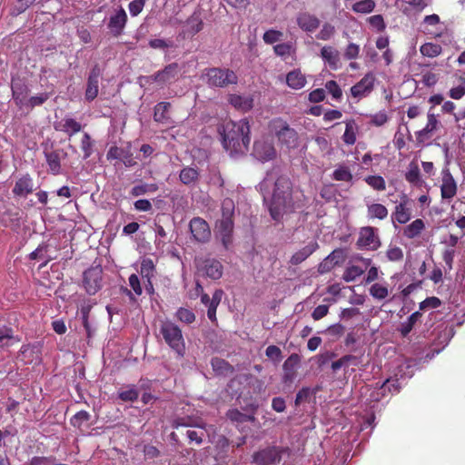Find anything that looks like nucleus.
<instances>
[{"label":"nucleus","instance_id":"obj_1","mask_svg":"<svg viewBox=\"0 0 465 465\" xmlns=\"http://www.w3.org/2000/svg\"><path fill=\"white\" fill-rule=\"evenodd\" d=\"M305 203L306 197L303 192L298 187H292L288 178L280 177L275 182L269 211L272 218L279 221L283 214L302 208Z\"/></svg>","mask_w":465,"mask_h":465},{"label":"nucleus","instance_id":"obj_2","mask_svg":"<svg viewBox=\"0 0 465 465\" xmlns=\"http://www.w3.org/2000/svg\"><path fill=\"white\" fill-rule=\"evenodd\" d=\"M221 135L224 149L231 154H244L248 151L251 137L250 124L246 118L225 123Z\"/></svg>","mask_w":465,"mask_h":465},{"label":"nucleus","instance_id":"obj_3","mask_svg":"<svg viewBox=\"0 0 465 465\" xmlns=\"http://www.w3.org/2000/svg\"><path fill=\"white\" fill-rule=\"evenodd\" d=\"M201 78L211 87H226L229 84H236L238 81L232 70L218 67L205 69Z\"/></svg>","mask_w":465,"mask_h":465},{"label":"nucleus","instance_id":"obj_4","mask_svg":"<svg viewBox=\"0 0 465 465\" xmlns=\"http://www.w3.org/2000/svg\"><path fill=\"white\" fill-rule=\"evenodd\" d=\"M160 333L169 347L179 356L183 357L185 351V343L181 329L170 321H164L160 327Z\"/></svg>","mask_w":465,"mask_h":465},{"label":"nucleus","instance_id":"obj_5","mask_svg":"<svg viewBox=\"0 0 465 465\" xmlns=\"http://www.w3.org/2000/svg\"><path fill=\"white\" fill-rule=\"evenodd\" d=\"M270 130L278 138L279 142L288 148L298 146V134L282 119H274L270 123Z\"/></svg>","mask_w":465,"mask_h":465},{"label":"nucleus","instance_id":"obj_6","mask_svg":"<svg viewBox=\"0 0 465 465\" xmlns=\"http://www.w3.org/2000/svg\"><path fill=\"white\" fill-rule=\"evenodd\" d=\"M371 265V259L364 258L361 255H355L351 258L342 274V279L346 282L356 281Z\"/></svg>","mask_w":465,"mask_h":465},{"label":"nucleus","instance_id":"obj_7","mask_svg":"<svg viewBox=\"0 0 465 465\" xmlns=\"http://www.w3.org/2000/svg\"><path fill=\"white\" fill-rule=\"evenodd\" d=\"M357 245L360 249L377 250L381 246L378 230L371 226L362 227L360 230Z\"/></svg>","mask_w":465,"mask_h":465},{"label":"nucleus","instance_id":"obj_8","mask_svg":"<svg viewBox=\"0 0 465 465\" xmlns=\"http://www.w3.org/2000/svg\"><path fill=\"white\" fill-rule=\"evenodd\" d=\"M375 76L372 73L366 74L361 81L351 87V96L360 101L371 94L374 88Z\"/></svg>","mask_w":465,"mask_h":465},{"label":"nucleus","instance_id":"obj_9","mask_svg":"<svg viewBox=\"0 0 465 465\" xmlns=\"http://www.w3.org/2000/svg\"><path fill=\"white\" fill-rule=\"evenodd\" d=\"M102 269L92 267L84 272V287L88 294H95L102 287Z\"/></svg>","mask_w":465,"mask_h":465},{"label":"nucleus","instance_id":"obj_10","mask_svg":"<svg viewBox=\"0 0 465 465\" xmlns=\"http://www.w3.org/2000/svg\"><path fill=\"white\" fill-rule=\"evenodd\" d=\"M458 185L448 168L441 171L440 196L442 200L450 202L457 194Z\"/></svg>","mask_w":465,"mask_h":465},{"label":"nucleus","instance_id":"obj_11","mask_svg":"<svg viewBox=\"0 0 465 465\" xmlns=\"http://www.w3.org/2000/svg\"><path fill=\"white\" fill-rule=\"evenodd\" d=\"M252 155L260 162H268L275 158L276 150L271 142L260 139L254 142Z\"/></svg>","mask_w":465,"mask_h":465},{"label":"nucleus","instance_id":"obj_12","mask_svg":"<svg viewBox=\"0 0 465 465\" xmlns=\"http://www.w3.org/2000/svg\"><path fill=\"white\" fill-rule=\"evenodd\" d=\"M190 231L195 241L206 242L211 238L209 224L203 218L195 217L190 221Z\"/></svg>","mask_w":465,"mask_h":465},{"label":"nucleus","instance_id":"obj_13","mask_svg":"<svg viewBox=\"0 0 465 465\" xmlns=\"http://www.w3.org/2000/svg\"><path fill=\"white\" fill-rule=\"evenodd\" d=\"M233 220L219 219L216 222V236L221 240L223 245L228 249L232 242Z\"/></svg>","mask_w":465,"mask_h":465},{"label":"nucleus","instance_id":"obj_14","mask_svg":"<svg viewBox=\"0 0 465 465\" xmlns=\"http://www.w3.org/2000/svg\"><path fill=\"white\" fill-rule=\"evenodd\" d=\"M182 74V67L177 63L166 65L163 70L158 71L153 77L160 84H171Z\"/></svg>","mask_w":465,"mask_h":465},{"label":"nucleus","instance_id":"obj_15","mask_svg":"<svg viewBox=\"0 0 465 465\" xmlns=\"http://www.w3.org/2000/svg\"><path fill=\"white\" fill-rule=\"evenodd\" d=\"M301 362V357L297 353L291 354L282 365V381L292 383L297 377V369Z\"/></svg>","mask_w":465,"mask_h":465},{"label":"nucleus","instance_id":"obj_16","mask_svg":"<svg viewBox=\"0 0 465 465\" xmlns=\"http://www.w3.org/2000/svg\"><path fill=\"white\" fill-rule=\"evenodd\" d=\"M281 460V450L275 447L264 449L253 455V461L257 465H269L279 462Z\"/></svg>","mask_w":465,"mask_h":465},{"label":"nucleus","instance_id":"obj_17","mask_svg":"<svg viewBox=\"0 0 465 465\" xmlns=\"http://www.w3.org/2000/svg\"><path fill=\"white\" fill-rule=\"evenodd\" d=\"M127 23V15L123 7H120L109 18L108 28L114 36L122 35Z\"/></svg>","mask_w":465,"mask_h":465},{"label":"nucleus","instance_id":"obj_18","mask_svg":"<svg viewBox=\"0 0 465 465\" xmlns=\"http://www.w3.org/2000/svg\"><path fill=\"white\" fill-rule=\"evenodd\" d=\"M100 75V69L95 66L92 69L88 76L87 86L85 90V99L89 102L94 100L98 95Z\"/></svg>","mask_w":465,"mask_h":465},{"label":"nucleus","instance_id":"obj_19","mask_svg":"<svg viewBox=\"0 0 465 465\" xmlns=\"http://www.w3.org/2000/svg\"><path fill=\"white\" fill-rule=\"evenodd\" d=\"M298 26L307 33L314 32L320 25V20L314 15L307 12H301L296 16Z\"/></svg>","mask_w":465,"mask_h":465},{"label":"nucleus","instance_id":"obj_20","mask_svg":"<svg viewBox=\"0 0 465 465\" xmlns=\"http://www.w3.org/2000/svg\"><path fill=\"white\" fill-rule=\"evenodd\" d=\"M229 104L235 109L246 113L253 107V98L252 95H241L232 94L228 97Z\"/></svg>","mask_w":465,"mask_h":465},{"label":"nucleus","instance_id":"obj_21","mask_svg":"<svg viewBox=\"0 0 465 465\" xmlns=\"http://www.w3.org/2000/svg\"><path fill=\"white\" fill-rule=\"evenodd\" d=\"M33 191L34 181L29 174H25L16 181L13 193L16 196L25 197Z\"/></svg>","mask_w":465,"mask_h":465},{"label":"nucleus","instance_id":"obj_22","mask_svg":"<svg viewBox=\"0 0 465 465\" xmlns=\"http://www.w3.org/2000/svg\"><path fill=\"white\" fill-rule=\"evenodd\" d=\"M200 270L203 271L208 277L212 279H219L223 274V267L220 262L214 259H207L200 265Z\"/></svg>","mask_w":465,"mask_h":465},{"label":"nucleus","instance_id":"obj_23","mask_svg":"<svg viewBox=\"0 0 465 465\" xmlns=\"http://www.w3.org/2000/svg\"><path fill=\"white\" fill-rule=\"evenodd\" d=\"M321 56L330 68L336 70L340 66V54L337 49L332 46L326 45L321 50Z\"/></svg>","mask_w":465,"mask_h":465},{"label":"nucleus","instance_id":"obj_24","mask_svg":"<svg viewBox=\"0 0 465 465\" xmlns=\"http://www.w3.org/2000/svg\"><path fill=\"white\" fill-rule=\"evenodd\" d=\"M392 220L399 223L404 224L411 218V210L408 207V200L401 201L395 206V211L391 215Z\"/></svg>","mask_w":465,"mask_h":465},{"label":"nucleus","instance_id":"obj_25","mask_svg":"<svg viewBox=\"0 0 465 465\" xmlns=\"http://www.w3.org/2000/svg\"><path fill=\"white\" fill-rule=\"evenodd\" d=\"M405 179L413 186L421 187L424 181L421 179L419 164L416 161H411L407 168Z\"/></svg>","mask_w":465,"mask_h":465},{"label":"nucleus","instance_id":"obj_26","mask_svg":"<svg viewBox=\"0 0 465 465\" xmlns=\"http://www.w3.org/2000/svg\"><path fill=\"white\" fill-rule=\"evenodd\" d=\"M439 121L434 114H428V122L426 126L416 133L417 140L420 143L424 142L438 128Z\"/></svg>","mask_w":465,"mask_h":465},{"label":"nucleus","instance_id":"obj_27","mask_svg":"<svg viewBox=\"0 0 465 465\" xmlns=\"http://www.w3.org/2000/svg\"><path fill=\"white\" fill-rule=\"evenodd\" d=\"M317 248L318 243L316 242H309L306 246L293 253L290 261L291 263L293 265L300 264L304 260H306Z\"/></svg>","mask_w":465,"mask_h":465},{"label":"nucleus","instance_id":"obj_28","mask_svg":"<svg viewBox=\"0 0 465 465\" xmlns=\"http://www.w3.org/2000/svg\"><path fill=\"white\" fill-rule=\"evenodd\" d=\"M367 217L371 220H384L388 216V209L381 203H367Z\"/></svg>","mask_w":465,"mask_h":465},{"label":"nucleus","instance_id":"obj_29","mask_svg":"<svg viewBox=\"0 0 465 465\" xmlns=\"http://www.w3.org/2000/svg\"><path fill=\"white\" fill-rule=\"evenodd\" d=\"M286 83L289 87L299 90L305 86L306 78L300 70H293L287 74Z\"/></svg>","mask_w":465,"mask_h":465},{"label":"nucleus","instance_id":"obj_30","mask_svg":"<svg viewBox=\"0 0 465 465\" xmlns=\"http://www.w3.org/2000/svg\"><path fill=\"white\" fill-rule=\"evenodd\" d=\"M20 339L14 335V331L10 328H0V348H6L17 343Z\"/></svg>","mask_w":465,"mask_h":465},{"label":"nucleus","instance_id":"obj_31","mask_svg":"<svg viewBox=\"0 0 465 465\" xmlns=\"http://www.w3.org/2000/svg\"><path fill=\"white\" fill-rule=\"evenodd\" d=\"M425 229V223L421 219H416L403 230V235L408 239H413Z\"/></svg>","mask_w":465,"mask_h":465},{"label":"nucleus","instance_id":"obj_32","mask_svg":"<svg viewBox=\"0 0 465 465\" xmlns=\"http://www.w3.org/2000/svg\"><path fill=\"white\" fill-rule=\"evenodd\" d=\"M45 160L49 171L53 174H58L61 172V162L59 153L55 151L45 152Z\"/></svg>","mask_w":465,"mask_h":465},{"label":"nucleus","instance_id":"obj_33","mask_svg":"<svg viewBox=\"0 0 465 465\" xmlns=\"http://www.w3.org/2000/svg\"><path fill=\"white\" fill-rule=\"evenodd\" d=\"M331 177L338 182L351 183L353 175L347 165L339 164L333 171Z\"/></svg>","mask_w":465,"mask_h":465},{"label":"nucleus","instance_id":"obj_34","mask_svg":"<svg viewBox=\"0 0 465 465\" xmlns=\"http://www.w3.org/2000/svg\"><path fill=\"white\" fill-rule=\"evenodd\" d=\"M223 292L222 290H216L211 298L209 308L207 310V316L212 322H216V310L223 299Z\"/></svg>","mask_w":465,"mask_h":465},{"label":"nucleus","instance_id":"obj_35","mask_svg":"<svg viewBox=\"0 0 465 465\" xmlns=\"http://www.w3.org/2000/svg\"><path fill=\"white\" fill-rule=\"evenodd\" d=\"M358 125L353 120L346 122L345 131L342 135V140L346 144L351 145L356 142V133Z\"/></svg>","mask_w":465,"mask_h":465},{"label":"nucleus","instance_id":"obj_36","mask_svg":"<svg viewBox=\"0 0 465 465\" xmlns=\"http://www.w3.org/2000/svg\"><path fill=\"white\" fill-rule=\"evenodd\" d=\"M203 21L199 15H193L186 21V29L184 34L187 35H193L203 29Z\"/></svg>","mask_w":465,"mask_h":465},{"label":"nucleus","instance_id":"obj_37","mask_svg":"<svg viewBox=\"0 0 465 465\" xmlns=\"http://www.w3.org/2000/svg\"><path fill=\"white\" fill-rule=\"evenodd\" d=\"M170 103L161 102L158 103L154 107L153 118L156 122L166 123L169 119L168 110L170 108Z\"/></svg>","mask_w":465,"mask_h":465},{"label":"nucleus","instance_id":"obj_38","mask_svg":"<svg viewBox=\"0 0 465 465\" xmlns=\"http://www.w3.org/2000/svg\"><path fill=\"white\" fill-rule=\"evenodd\" d=\"M369 292H370V295L373 299L378 300V301L384 300L385 298H387L389 296V293H390L388 287L385 284L379 283V282L373 283L370 287Z\"/></svg>","mask_w":465,"mask_h":465},{"label":"nucleus","instance_id":"obj_39","mask_svg":"<svg viewBox=\"0 0 465 465\" xmlns=\"http://www.w3.org/2000/svg\"><path fill=\"white\" fill-rule=\"evenodd\" d=\"M199 177L198 171L194 168H183L180 173V181L185 185L193 184Z\"/></svg>","mask_w":465,"mask_h":465},{"label":"nucleus","instance_id":"obj_40","mask_svg":"<svg viewBox=\"0 0 465 465\" xmlns=\"http://www.w3.org/2000/svg\"><path fill=\"white\" fill-rule=\"evenodd\" d=\"M153 272H154L153 262L149 258L143 259L141 262L140 273L143 279H146L147 282L150 284L151 287H152L151 279L153 276Z\"/></svg>","mask_w":465,"mask_h":465},{"label":"nucleus","instance_id":"obj_41","mask_svg":"<svg viewBox=\"0 0 465 465\" xmlns=\"http://www.w3.org/2000/svg\"><path fill=\"white\" fill-rule=\"evenodd\" d=\"M376 6L373 0H361L352 5L351 9L355 13L359 14H370Z\"/></svg>","mask_w":465,"mask_h":465},{"label":"nucleus","instance_id":"obj_42","mask_svg":"<svg viewBox=\"0 0 465 465\" xmlns=\"http://www.w3.org/2000/svg\"><path fill=\"white\" fill-rule=\"evenodd\" d=\"M81 124L73 118H64L62 124L61 130L70 136L81 131Z\"/></svg>","mask_w":465,"mask_h":465},{"label":"nucleus","instance_id":"obj_43","mask_svg":"<svg viewBox=\"0 0 465 465\" xmlns=\"http://www.w3.org/2000/svg\"><path fill=\"white\" fill-rule=\"evenodd\" d=\"M421 317V313L420 312H415L405 321L401 323L400 331L402 334V336L408 335L411 331L412 330L415 323L420 320Z\"/></svg>","mask_w":465,"mask_h":465},{"label":"nucleus","instance_id":"obj_44","mask_svg":"<svg viewBox=\"0 0 465 465\" xmlns=\"http://www.w3.org/2000/svg\"><path fill=\"white\" fill-rule=\"evenodd\" d=\"M441 46L434 43H426L420 48V52L422 55L430 58L436 57L441 53Z\"/></svg>","mask_w":465,"mask_h":465},{"label":"nucleus","instance_id":"obj_45","mask_svg":"<svg viewBox=\"0 0 465 465\" xmlns=\"http://www.w3.org/2000/svg\"><path fill=\"white\" fill-rule=\"evenodd\" d=\"M157 190L158 186L155 183H142L134 186L131 190V194L134 197H138L148 193H154Z\"/></svg>","mask_w":465,"mask_h":465},{"label":"nucleus","instance_id":"obj_46","mask_svg":"<svg viewBox=\"0 0 465 465\" xmlns=\"http://www.w3.org/2000/svg\"><path fill=\"white\" fill-rule=\"evenodd\" d=\"M234 202L230 198H225L222 202L221 211H222V218L221 219H228L232 220L234 214Z\"/></svg>","mask_w":465,"mask_h":465},{"label":"nucleus","instance_id":"obj_47","mask_svg":"<svg viewBox=\"0 0 465 465\" xmlns=\"http://www.w3.org/2000/svg\"><path fill=\"white\" fill-rule=\"evenodd\" d=\"M364 180L374 190L384 191L386 189L385 180L380 175H370Z\"/></svg>","mask_w":465,"mask_h":465},{"label":"nucleus","instance_id":"obj_48","mask_svg":"<svg viewBox=\"0 0 465 465\" xmlns=\"http://www.w3.org/2000/svg\"><path fill=\"white\" fill-rule=\"evenodd\" d=\"M283 37V33L275 29L267 30L262 36L264 43L267 45H272L281 41Z\"/></svg>","mask_w":465,"mask_h":465},{"label":"nucleus","instance_id":"obj_49","mask_svg":"<svg viewBox=\"0 0 465 465\" xmlns=\"http://www.w3.org/2000/svg\"><path fill=\"white\" fill-rule=\"evenodd\" d=\"M227 417L236 422H244V421H251L253 422L255 420V418L252 415H246L242 412H240L238 410H230L227 412Z\"/></svg>","mask_w":465,"mask_h":465},{"label":"nucleus","instance_id":"obj_50","mask_svg":"<svg viewBox=\"0 0 465 465\" xmlns=\"http://www.w3.org/2000/svg\"><path fill=\"white\" fill-rule=\"evenodd\" d=\"M273 51L278 56L286 57L293 53L294 47L292 43H282L274 45Z\"/></svg>","mask_w":465,"mask_h":465},{"label":"nucleus","instance_id":"obj_51","mask_svg":"<svg viewBox=\"0 0 465 465\" xmlns=\"http://www.w3.org/2000/svg\"><path fill=\"white\" fill-rule=\"evenodd\" d=\"M94 143L91 140V136L84 133L81 141V149L84 152V159L89 158L93 153Z\"/></svg>","mask_w":465,"mask_h":465},{"label":"nucleus","instance_id":"obj_52","mask_svg":"<svg viewBox=\"0 0 465 465\" xmlns=\"http://www.w3.org/2000/svg\"><path fill=\"white\" fill-rule=\"evenodd\" d=\"M325 88L328 93L331 95L332 99L340 101L342 97V92L337 82L331 80L325 84Z\"/></svg>","mask_w":465,"mask_h":465},{"label":"nucleus","instance_id":"obj_53","mask_svg":"<svg viewBox=\"0 0 465 465\" xmlns=\"http://www.w3.org/2000/svg\"><path fill=\"white\" fill-rule=\"evenodd\" d=\"M368 23L371 25V27L376 32H382L386 27L384 19L381 15L370 16L368 18Z\"/></svg>","mask_w":465,"mask_h":465},{"label":"nucleus","instance_id":"obj_54","mask_svg":"<svg viewBox=\"0 0 465 465\" xmlns=\"http://www.w3.org/2000/svg\"><path fill=\"white\" fill-rule=\"evenodd\" d=\"M460 85L452 87L449 91V96L454 100H460L465 95V78L460 77Z\"/></svg>","mask_w":465,"mask_h":465},{"label":"nucleus","instance_id":"obj_55","mask_svg":"<svg viewBox=\"0 0 465 465\" xmlns=\"http://www.w3.org/2000/svg\"><path fill=\"white\" fill-rule=\"evenodd\" d=\"M335 33V28L331 24L325 23L320 32L317 35V38L320 40L327 41L330 40Z\"/></svg>","mask_w":465,"mask_h":465},{"label":"nucleus","instance_id":"obj_56","mask_svg":"<svg viewBox=\"0 0 465 465\" xmlns=\"http://www.w3.org/2000/svg\"><path fill=\"white\" fill-rule=\"evenodd\" d=\"M176 317L185 323H192L195 320L194 313L186 308H180L176 312Z\"/></svg>","mask_w":465,"mask_h":465},{"label":"nucleus","instance_id":"obj_57","mask_svg":"<svg viewBox=\"0 0 465 465\" xmlns=\"http://www.w3.org/2000/svg\"><path fill=\"white\" fill-rule=\"evenodd\" d=\"M386 256L391 262H398L403 258V252L398 246L390 245L386 251Z\"/></svg>","mask_w":465,"mask_h":465},{"label":"nucleus","instance_id":"obj_58","mask_svg":"<svg viewBox=\"0 0 465 465\" xmlns=\"http://www.w3.org/2000/svg\"><path fill=\"white\" fill-rule=\"evenodd\" d=\"M138 397H139V392L134 387H131L125 391H122L119 392V398L123 401H134L138 399Z\"/></svg>","mask_w":465,"mask_h":465},{"label":"nucleus","instance_id":"obj_59","mask_svg":"<svg viewBox=\"0 0 465 465\" xmlns=\"http://www.w3.org/2000/svg\"><path fill=\"white\" fill-rule=\"evenodd\" d=\"M388 115L385 111H380L371 115V124L375 126H382L388 122Z\"/></svg>","mask_w":465,"mask_h":465},{"label":"nucleus","instance_id":"obj_60","mask_svg":"<svg viewBox=\"0 0 465 465\" xmlns=\"http://www.w3.org/2000/svg\"><path fill=\"white\" fill-rule=\"evenodd\" d=\"M146 0H133L128 8L132 16H137L143 9Z\"/></svg>","mask_w":465,"mask_h":465},{"label":"nucleus","instance_id":"obj_61","mask_svg":"<svg viewBox=\"0 0 465 465\" xmlns=\"http://www.w3.org/2000/svg\"><path fill=\"white\" fill-rule=\"evenodd\" d=\"M441 302L437 297H429L420 303V310L436 309L440 305Z\"/></svg>","mask_w":465,"mask_h":465},{"label":"nucleus","instance_id":"obj_62","mask_svg":"<svg viewBox=\"0 0 465 465\" xmlns=\"http://www.w3.org/2000/svg\"><path fill=\"white\" fill-rule=\"evenodd\" d=\"M366 271H367V275L364 279L365 283H371L374 281H377L381 274V272H380V270L377 266L370 265Z\"/></svg>","mask_w":465,"mask_h":465},{"label":"nucleus","instance_id":"obj_63","mask_svg":"<svg viewBox=\"0 0 465 465\" xmlns=\"http://www.w3.org/2000/svg\"><path fill=\"white\" fill-rule=\"evenodd\" d=\"M329 312V305L328 304H321L318 305L312 312V317L314 321H319L326 316Z\"/></svg>","mask_w":465,"mask_h":465},{"label":"nucleus","instance_id":"obj_64","mask_svg":"<svg viewBox=\"0 0 465 465\" xmlns=\"http://www.w3.org/2000/svg\"><path fill=\"white\" fill-rule=\"evenodd\" d=\"M265 354L268 358L280 361L282 359V351L275 345H270L266 348Z\"/></svg>","mask_w":465,"mask_h":465}]
</instances>
